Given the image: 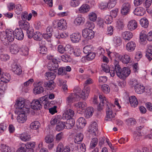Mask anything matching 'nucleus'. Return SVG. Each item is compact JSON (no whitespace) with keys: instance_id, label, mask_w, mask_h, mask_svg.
I'll return each mask as SVG.
<instances>
[{"instance_id":"f257e3e1","label":"nucleus","mask_w":152,"mask_h":152,"mask_svg":"<svg viewBox=\"0 0 152 152\" xmlns=\"http://www.w3.org/2000/svg\"><path fill=\"white\" fill-rule=\"evenodd\" d=\"M114 64L115 66V73L120 79H124L130 74L131 70L129 69L124 67L122 69L118 61L116 60H114Z\"/></svg>"},{"instance_id":"f03ea898","label":"nucleus","mask_w":152,"mask_h":152,"mask_svg":"<svg viewBox=\"0 0 152 152\" xmlns=\"http://www.w3.org/2000/svg\"><path fill=\"white\" fill-rule=\"evenodd\" d=\"M45 75L46 77V79L50 80L51 81L45 82L44 86L46 87L47 89L50 90H53L55 87L53 80L55 78V74L51 72H48L46 73Z\"/></svg>"},{"instance_id":"7ed1b4c3","label":"nucleus","mask_w":152,"mask_h":152,"mask_svg":"<svg viewBox=\"0 0 152 152\" xmlns=\"http://www.w3.org/2000/svg\"><path fill=\"white\" fill-rule=\"evenodd\" d=\"M137 81L135 80L130 82V84L132 86H134L136 92L138 94H141L144 92L145 88L143 86L139 85Z\"/></svg>"},{"instance_id":"20e7f679","label":"nucleus","mask_w":152,"mask_h":152,"mask_svg":"<svg viewBox=\"0 0 152 152\" xmlns=\"http://www.w3.org/2000/svg\"><path fill=\"white\" fill-rule=\"evenodd\" d=\"M107 107L106 108L107 117L105 120L107 121H110V119L115 117L114 114H113L112 108L115 107V106L113 104H106Z\"/></svg>"},{"instance_id":"39448f33","label":"nucleus","mask_w":152,"mask_h":152,"mask_svg":"<svg viewBox=\"0 0 152 152\" xmlns=\"http://www.w3.org/2000/svg\"><path fill=\"white\" fill-rule=\"evenodd\" d=\"M82 34L84 38L88 40L93 38L94 36V31L92 29L88 28L84 29L82 31Z\"/></svg>"},{"instance_id":"423d86ee","label":"nucleus","mask_w":152,"mask_h":152,"mask_svg":"<svg viewBox=\"0 0 152 152\" xmlns=\"http://www.w3.org/2000/svg\"><path fill=\"white\" fill-rule=\"evenodd\" d=\"M131 4L128 2L124 3L122 5L121 11V14L126 15L129 14L131 10Z\"/></svg>"},{"instance_id":"0eeeda50","label":"nucleus","mask_w":152,"mask_h":152,"mask_svg":"<svg viewBox=\"0 0 152 152\" xmlns=\"http://www.w3.org/2000/svg\"><path fill=\"white\" fill-rule=\"evenodd\" d=\"M102 67L103 71L106 73H110L111 77H114L115 76V66L114 68L113 67H109L106 64H102Z\"/></svg>"},{"instance_id":"6e6552de","label":"nucleus","mask_w":152,"mask_h":152,"mask_svg":"<svg viewBox=\"0 0 152 152\" xmlns=\"http://www.w3.org/2000/svg\"><path fill=\"white\" fill-rule=\"evenodd\" d=\"M58 67V64L57 60H53V61H49L48 65V68L50 71L56 70Z\"/></svg>"},{"instance_id":"1a4fd4ad","label":"nucleus","mask_w":152,"mask_h":152,"mask_svg":"<svg viewBox=\"0 0 152 152\" xmlns=\"http://www.w3.org/2000/svg\"><path fill=\"white\" fill-rule=\"evenodd\" d=\"M80 99L79 95L75 93L70 94L67 98L66 102L68 103H72L75 101H78Z\"/></svg>"},{"instance_id":"9d476101","label":"nucleus","mask_w":152,"mask_h":152,"mask_svg":"<svg viewBox=\"0 0 152 152\" xmlns=\"http://www.w3.org/2000/svg\"><path fill=\"white\" fill-rule=\"evenodd\" d=\"M42 104L41 102L38 99H34L33 100L31 104V107L32 109L36 110H40L41 108Z\"/></svg>"},{"instance_id":"9b49d317","label":"nucleus","mask_w":152,"mask_h":152,"mask_svg":"<svg viewBox=\"0 0 152 152\" xmlns=\"http://www.w3.org/2000/svg\"><path fill=\"white\" fill-rule=\"evenodd\" d=\"M25 103V102L24 100H18V102L15 104L17 106L15 112L18 113L25 111L26 109L24 107Z\"/></svg>"},{"instance_id":"f8f14e48","label":"nucleus","mask_w":152,"mask_h":152,"mask_svg":"<svg viewBox=\"0 0 152 152\" xmlns=\"http://www.w3.org/2000/svg\"><path fill=\"white\" fill-rule=\"evenodd\" d=\"M75 114L74 112L72 110L68 109L63 114L62 118L64 119L68 120L72 118Z\"/></svg>"},{"instance_id":"ddd939ff","label":"nucleus","mask_w":152,"mask_h":152,"mask_svg":"<svg viewBox=\"0 0 152 152\" xmlns=\"http://www.w3.org/2000/svg\"><path fill=\"white\" fill-rule=\"evenodd\" d=\"M14 34L16 38L18 40H22L24 38V34L21 28H17L14 31Z\"/></svg>"},{"instance_id":"4468645a","label":"nucleus","mask_w":152,"mask_h":152,"mask_svg":"<svg viewBox=\"0 0 152 152\" xmlns=\"http://www.w3.org/2000/svg\"><path fill=\"white\" fill-rule=\"evenodd\" d=\"M18 114L19 115L17 116V119L18 122L23 123L26 121L27 117L25 115V111L18 113Z\"/></svg>"},{"instance_id":"2eb2a0df","label":"nucleus","mask_w":152,"mask_h":152,"mask_svg":"<svg viewBox=\"0 0 152 152\" xmlns=\"http://www.w3.org/2000/svg\"><path fill=\"white\" fill-rule=\"evenodd\" d=\"M90 91V88L89 86H85L80 94V97L83 99H85L87 98L89 95Z\"/></svg>"},{"instance_id":"dca6fc26","label":"nucleus","mask_w":152,"mask_h":152,"mask_svg":"<svg viewBox=\"0 0 152 152\" xmlns=\"http://www.w3.org/2000/svg\"><path fill=\"white\" fill-rule=\"evenodd\" d=\"M137 27V21L134 20H132L129 22L127 27L130 31H133Z\"/></svg>"},{"instance_id":"f3484780","label":"nucleus","mask_w":152,"mask_h":152,"mask_svg":"<svg viewBox=\"0 0 152 152\" xmlns=\"http://www.w3.org/2000/svg\"><path fill=\"white\" fill-rule=\"evenodd\" d=\"M97 125L96 122H94L91 124L88 127V131L93 133V134L96 135V132L97 131Z\"/></svg>"},{"instance_id":"a211bd4d","label":"nucleus","mask_w":152,"mask_h":152,"mask_svg":"<svg viewBox=\"0 0 152 152\" xmlns=\"http://www.w3.org/2000/svg\"><path fill=\"white\" fill-rule=\"evenodd\" d=\"M11 78L10 75L8 74L7 75H5L1 77V81L0 82V88L3 89V83H7L8 82Z\"/></svg>"},{"instance_id":"6ab92c4d","label":"nucleus","mask_w":152,"mask_h":152,"mask_svg":"<svg viewBox=\"0 0 152 152\" xmlns=\"http://www.w3.org/2000/svg\"><path fill=\"white\" fill-rule=\"evenodd\" d=\"M81 36L80 33H74L70 36L71 41L74 43L78 42L81 39Z\"/></svg>"},{"instance_id":"aec40b11","label":"nucleus","mask_w":152,"mask_h":152,"mask_svg":"<svg viewBox=\"0 0 152 152\" xmlns=\"http://www.w3.org/2000/svg\"><path fill=\"white\" fill-rule=\"evenodd\" d=\"M75 106L76 108L78 110L82 111L85 109L86 107H87V105L85 102H79L75 104Z\"/></svg>"},{"instance_id":"412c9836","label":"nucleus","mask_w":152,"mask_h":152,"mask_svg":"<svg viewBox=\"0 0 152 152\" xmlns=\"http://www.w3.org/2000/svg\"><path fill=\"white\" fill-rule=\"evenodd\" d=\"M67 23L65 20L63 19L59 20L57 23L58 28L59 30H64L66 28Z\"/></svg>"},{"instance_id":"4be33fe9","label":"nucleus","mask_w":152,"mask_h":152,"mask_svg":"<svg viewBox=\"0 0 152 152\" xmlns=\"http://www.w3.org/2000/svg\"><path fill=\"white\" fill-rule=\"evenodd\" d=\"M40 99L41 102L42 104V106H44V108L46 109L49 108L50 102L47 101V96L45 95L40 98Z\"/></svg>"},{"instance_id":"5701e85b","label":"nucleus","mask_w":152,"mask_h":152,"mask_svg":"<svg viewBox=\"0 0 152 152\" xmlns=\"http://www.w3.org/2000/svg\"><path fill=\"white\" fill-rule=\"evenodd\" d=\"M145 11L142 7H139L136 8L133 12L137 16H141L144 15Z\"/></svg>"},{"instance_id":"b1692460","label":"nucleus","mask_w":152,"mask_h":152,"mask_svg":"<svg viewBox=\"0 0 152 152\" xmlns=\"http://www.w3.org/2000/svg\"><path fill=\"white\" fill-rule=\"evenodd\" d=\"M19 26L21 29L25 30L28 29L29 27V23L25 21L20 20L18 22Z\"/></svg>"},{"instance_id":"393cba45","label":"nucleus","mask_w":152,"mask_h":152,"mask_svg":"<svg viewBox=\"0 0 152 152\" xmlns=\"http://www.w3.org/2000/svg\"><path fill=\"white\" fill-rule=\"evenodd\" d=\"M86 124V121L84 118L82 117L79 118L76 123L77 127L80 128H83Z\"/></svg>"},{"instance_id":"a878e982","label":"nucleus","mask_w":152,"mask_h":152,"mask_svg":"<svg viewBox=\"0 0 152 152\" xmlns=\"http://www.w3.org/2000/svg\"><path fill=\"white\" fill-rule=\"evenodd\" d=\"M12 71L17 75H20L22 72V70L20 67L18 66L16 64H13L11 66Z\"/></svg>"},{"instance_id":"bb28decb","label":"nucleus","mask_w":152,"mask_h":152,"mask_svg":"<svg viewBox=\"0 0 152 152\" xmlns=\"http://www.w3.org/2000/svg\"><path fill=\"white\" fill-rule=\"evenodd\" d=\"M122 36L125 40H129L133 37V34L131 32L126 31L122 33Z\"/></svg>"},{"instance_id":"cd10ccee","label":"nucleus","mask_w":152,"mask_h":152,"mask_svg":"<svg viewBox=\"0 0 152 152\" xmlns=\"http://www.w3.org/2000/svg\"><path fill=\"white\" fill-rule=\"evenodd\" d=\"M136 47L135 43L133 41H131L128 42L126 46V50L129 52L133 51Z\"/></svg>"},{"instance_id":"c85d7f7f","label":"nucleus","mask_w":152,"mask_h":152,"mask_svg":"<svg viewBox=\"0 0 152 152\" xmlns=\"http://www.w3.org/2000/svg\"><path fill=\"white\" fill-rule=\"evenodd\" d=\"M94 112V110L92 107H88L85 111V115L87 118H89L91 117Z\"/></svg>"},{"instance_id":"c756f323","label":"nucleus","mask_w":152,"mask_h":152,"mask_svg":"<svg viewBox=\"0 0 152 152\" xmlns=\"http://www.w3.org/2000/svg\"><path fill=\"white\" fill-rule=\"evenodd\" d=\"M19 50L20 48L19 46L16 44H13L10 46V52L12 54L17 53L19 52Z\"/></svg>"},{"instance_id":"7c9ffc66","label":"nucleus","mask_w":152,"mask_h":152,"mask_svg":"<svg viewBox=\"0 0 152 152\" xmlns=\"http://www.w3.org/2000/svg\"><path fill=\"white\" fill-rule=\"evenodd\" d=\"M75 124V121L73 118L67 120V121L65 123V129H69L72 128Z\"/></svg>"},{"instance_id":"2f4dec72","label":"nucleus","mask_w":152,"mask_h":152,"mask_svg":"<svg viewBox=\"0 0 152 152\" xmlns=\"http://www.w3.org/2000/svg\"><path fill=\"white\" fill-rule=\"evenodd\" d=\"M83 138V135L82 133L77 134L74 139V142L76 144H79L82 141Z\"/></svg>"},{"instance_id":"473e14b6","label":"nucleus","mask_w":152,"mask_h":152,"mask_svg":"<svg viewBox=\"0 0 152 152\" xmlns=\"http://www.w3.org/2000/svg\"><path fill=\"white\" fill-rule=\"evenodd\" d=\"M6 38L8 41L11 42L14 39L15 35L14 31H6Z\"/></svg>"},{"instance_id":"72a5a7b5","label":"nucleus","mask_w":152,"mask_h":152,"mask_svg":"<svg viewBox=\"0 0 152 152\" xmlns=\"http://www.w3.org/2000/svg\"><path fill=\"white\" fill-rule=\"evenodd\" d=\"M90 9L89 5L85 4L82 5L79 9V11L81 13H85L88 12Z\"/></svg>"},{"instance_id":"f704fd0d","label":"nucleus","mask_w":152,"mask_h":152,"mask_svg":"<svg viewBox=\"0 0 152 152\" xmlns=\"http://www.w3.org/2000/svg\"><path fill=\"white\" fill-rule=\"evenodd\" d=\"M129 101L131 106L134 107H136L138 105V102L135 96H133L130 97Z\"/></svg>"},{"instance_id":"c9c22d12","label":"nucleus","mask_w":152,"mask_h":152,"mask_svg":"<svg viewBox=\"0 0 152 152\" xmlns=\"http://www.w3.org/2000/svg\"><path fill=\"white\" fill-rule=\"evenodd\" d=\"M20 139L23 141H27L30 140L31 136L26 133H23L20 135Z\"/></svg>"},{"instance_id":"e433bc0d","label":"nucleus","mask_w":152,"mask_h":152,"mask_svg":"<svg viewBox=\"0 0 152 152\" xmlns=\"http://www.w3.org/2000/svg\"><path fill=\"white\" fill-rule=\"evenodd\" d=\"M65 122L61 121L59 122L56 126V130L58 132L60 131L65 128Z\"/></svg>"},{"instance_id":"4c0bfd02","label":"nucleus","mask_w":152,"mask_h":152,"mask_svg":"<svg viewBox=\"0 0 152 152\" xmlns=\"http://www.w3.org/2000/svg\"><path fill=\"white\" fill-rule=\"evenodd\" d=\"M85 21V19L83 17H78L76 18L74 22L76 25H79L83 24Z\"/></svg>"},{"instance_id":"58836bf2","label":"nucleus","mask_w":152,"mask_h":152,"mask_svg":"<svg viewBox=\"0 0 152 152\" xmlns=\"http://www.w3.org/2000/svg\"><path fill=\"white\" fill-rule=\"evenodd\" d=\"M54 138L53 136L51 134L47 135L45 138V142L47 143L53 142L54 141Z\"/></svg>"},{"instance_id":"ea45409f","label":"nucleus","mask_w":152,"mask_h":152,"mask_svg":"<svg viewBox=\"0 0 152 152\" xmlns=\"http://www.w3.org/2000/svg\"><path fill=\"white\" fill-rule=\"evenodd\" d=\"M33 37L35 40H41L42 39V35L40 32L37 31L34 32Z\"/></svg>"},{"instance_id":"a19ab883","label":"nucleus","mask_w":152,"mask_h":152,"mask_svg":"<svg viewBox=\"0 0 152 152\" xmlns=\"http://www.w3.org/2000/svg\"><path fill=\"white\" fill-rule=\"evenodd\" d=\"M40 124L37 121L32 122L30 125V127L32 129H37L40 126Z\"/></svg>"},{"instance_id":"79ce46f5","label":"nucleus","mask_w":152,"mask_h":152,"mask_svg":"<svg viewBox=\"0 0 152 152\" xmlns=\"http://www.w3.org/2000/svg\"><path fill=\"white\" fill-rule=\"evenodd\" d=\"M140 23L142 27L146 28L148 25V21L146 18H143L140 19Z\"/></svg>"},{"instance_id":"37998d69","label":"nucleus","mask_w":152,"mask_h":152,"mask_svg":"<svg viewBox=\"0 0 152 152\" xmlns=\"http://www.w3.org/2000/svg\"><path fill=\"white\" fill-rule=\"evenodd\" d=\"M20 53L22 55L26 56L28 55V48L26 46H23L20 49Z\"/></svg>"},{"instance_id":"c03bdc74","label":"nucleus","mask_w":152,"mask_h":152,"mask_svg":"<svg viewBox=\"0 0 152 152\" xmlns=\"http://www.w3.org/2000/svg\"><path fill=\"white\" fill-rule=\"evenodd\" d=\"M44 91V88L41 86L35 87L34 89V92L36 94H40L43 93Z\"/></svg>"},{"instance_id":"a18cd8bd","label":"nucleus","mask_w":152,"mask_h":152,"mask_svg":"<svg viewBox=\"0 0 152 152\" xmlns=\"http://www.w3.org/2000/svg\"><path fill=\"white\" fill-rule=\"evenodd\" d=\"M98 142V140L97 138H94L92 139L90 143V148L92 149L94 148L97 145Z\"/></svg>"},{"instance_id":"49530a36","label":"nucleus","mask_w":152,"mask_h":152,"mask_svg":"<svg viewBox=\"0 0 152 152\" xmlns=\"http://www.w3.org/2000/svg\"><path fill=\"white\" fill-rule=\"evenodd\" d=\"M122 62L124 64H127L131 62L130 56L127 55H125L123 57Z\"/></svg>"},{"instance_id":"de8ad7c7","label":"nucleus","mask_w":152,"mask_h":152,"mask_svg":"<svg viewBox=\"0 0 152 152\" xmlns=\"http://www.w3.org/2000/svg\"><path fill=\"white\" fill-rule=\"evenodd\" d=\"M117 1V0H109L107 4V7L109 8L114 7L116 4Z\"/></svg>"},{"instance_id":"09e8293b","label":"nucleus","mask_w":152,"mask_h":152,"mask_svg":"<svg viewBox=\"0 0 152 152\" xmlns=\"http://www.w3.org/2000/svg\"><path fill=\"white\" fill-rule=\"evenodd\" d=\"M1 152H14L13 151L11 150L10 147L7 146L5 145H2Z\"/></svg>"},{"instance_id":"8fccbe9b","label":"nucleus","mask_w":152,"mask_h":152,"mask_svg":"<svg viewBox=\"0 0 152 152\" xmlns=\"http://www.w3.org/2000/svg\"><path fill=\"white\" fill-rule=\"evenodd\" d=\"M102 91L106 94H108L110 91L109 86L106 84H104L102 85Z\"/></svg>"},{"instance_id":"3c124183","label":"nucleus","mask_w":152,"mask_h":152,"mask_svg":"<svg viewBox=\"0 0 152 152\" xmlns=\"http://www.w3.org/2000/svg\"><path fill=\"white\" fill-rule=\"evenodd\" d=\"M35 143L34 142H27L25 145L26 148L28 149H31L34 148L35 146Z\"/></svg>"},{"instance_id":"603ef678","label":"nucleus","mask_w":152,"mask_h":152,"mask_svg":"<svg viewBox=\"0 0 152 152\" xmlns=\"http://www.w3.org/2000/svg\"><path fill=\"white\" fill-rule=\"evenodd\" d=\"M113 41L116 46L120 45L122 43L121 39L119 37H115L114 38Z\"/></svg>"},{"instance_id":"864d4df0","label":"nucleus","mask_w":152,"mask_h":152,"mask_svg":"<svg viewBox=\"0 0 152 152\" xmlns=\"http://www.w3.org/2000/svg\"><path fill=\"white\" fill-rule=\"evenodd\" d=\"M89 18L90 20L95 21L96 20L97 18V15L96 14L93 12L89 13Z\"/></svg>"},{"instance_id":"5fc2aeb1","label":"nucleus","mask_w":152,"mask_h":152,"mask_svg":"<svg viewBox=\"0 0 152 152\" xmlns=\"http://www.w3.org/2000/svg\"><path fill=\"white\" fill-rule=\"evenodd\" d=\"M80 4L79 0H70V5L72 7H76L78 6Z\"/></svg>"},{"instance_id":"6e6d98bb","label":"nucleus","mask_w":152,"mask_h":152,"mask_svg":"<svg viewBox=\"0 0 152 152\" xmlns=\"http://www.w3.org/2000/svg\"><path fill=\"white\" fill-rule=\"evenodd\" d=\"M92 49V47L91 45H86L83 49V51L84 53H88L91 51Z\"/></svg>"},{"instance_id":"4d7b16f0","label":"nucleus","mask_w":152,"mask_h":152,"mask_svg":"<svg viewBox=\"0 0 152 152\" xmlns=\"http://www.w3.org/2000/svg\"><path fill=\"white\" fill-rule=\"evenodd\" d=\"M15 12L17 14H20L22 11L23 9L21 5L20 4H17L15 10Z\"/></svg>"},{"instance_id":"13d9d810","label":"nucleus","mask_w":152,"mask_h":152,"mask_svg":"<svg viewBox=\"0 0 152 152\" xmlns=\"http://www.w3.org/2000/svg\"><path fill=\"white\" fill-rule=\"evenodd\" d=\"M113 17L111 15H106L105 17V22L107 24H110L113 21Z\"/></svg>"},{"instance_id":"bf43d9fd","label":"nucleus","mask_w":152,"mask_h":152,"mask_svg":"<svg viewBox=\"0 0 152 152\" xmlns=\"http://www.w3.org/2000/svg\"><path fill=\"white\" fill-rule=\"evenodd\" d=\"M66 51L70 54H72L73 53L74 49L72 46L69 45H67L66 46Z\"/></svg>"},{"instance_id":"052dcab7","label":"nucleus","mask_w":152,"mask_h":152,"mask_svg":"<svg viewBox=\"0 0 152 152\" xmlns=\"http://www.w3.org/2000/svg\"><path fill=\"white\" fill-rule=\"evenodd\" d=\"M66 34L65 33H58V31H57L55 33V36L58 39L61 38H63L66 37Z\"/></svg>"},{"instance_id":"680f3d73","label":"nucleus","mask_w":152,"mask_h":152,"mask_svg":"<svg viewBox=\"0 0 152 152\" xmlns=\"http://www.w3.org/2000/svg\"><path fill=\"white\" fill-rule=\"evenodd\" d=\"M142 135V133L140 132H135L133 134V137L135 140L137 141L140 139Z\"/></svg>"},{"instance_id":"e2e57ef3","label":"nucleus","mask_w":152,"mask_h":152,"mask_svg":"<svg viewBox=\"0 0 152 152\" xmlns=\"http://www.w3.org/2000/svg\"><path fill=\"white\" fill-rule=\"evenodd\" d=\"M61 59L64 62H69L70 61V57L69 55H64L61 56Z\"/></svg>"},{"instance_id":"0e129e2a","label":"nucleus","mask_w":152,"mask_h":152,"mask_svg":"<svg viewBox=\"0 0 152 152\" xmlns=\"http://www.w3.org/2000/svg\"><path fill=\"white\" fill-rule=\"evenodd\" d=\"M58 74L59 75H64L66 74L65 67H60L58 69Z\"/></svg>"},{"instance_id":"69168bd1","label":"nucleus","mask_w":152,"mask_h":152,"mask_svg":"<svg viewBox=\"0 0 152 152\" xmlns=\"http://www.w3.org/2000/svg\"><path fill=\"white\" fill-rule=\"evenodd\" d=\"M26 30H27V33L28 37L29 38H32L34 35L33 29L29 28L28 29H27Z\"/></svg>"},{"instance_id":"338daca9","label":"nucleus","mask_w":152,"mask_h":152,"mask_svg":"<svg viewBox=\"0 0 152 152\" xmlns=\"http://www.w3.org/2000/svg\"><path fill=\"white\" fill-rule=\"evenodd\" d=\"M113 26H108L106 32L108 36H111L113 34Z\"/></svg>"},{"instance_id":"774afa93","label":"nucleus","mask_w":152,"mask_h":152,"mask_svg":"<svg viewBox=\"0 0 152 152\" xmlns=\"http://www.w3.org/2000/svg\"><path fill=\"white\" fill-rule=\"evenodd\" d=\"M59 120L57 117H56L52 118L50 123L51 125H55L58 123L59 122Z\"/></svg>"}]
</instances>
